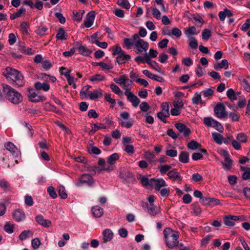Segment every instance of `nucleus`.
Wrapping results in <instances>:
<instances>
[{
	"mask_svg": "<svg viewBox=\"0 0 250 250\" xmlns=\"http://www.w3.org/2000/svg\"><path fill=\"white\" fill-rule=\"evenodd\" d=\"M214 141L217 144L221 145L223 141L224 137L221 134L214 132L212 133Z\"/></svg>",
	"mask_w": 250,
	"mask_h": 250,
	"instance_id": "obj_26",
	"label": "nucleus"
},
{
	"mask_svg": "<svg viewBox=\"0 0 250 250\" xmlns=\"http://www.w3.org/2000/svg\"><path fill=\"white\" fill-rule=\"evenodd\" d=\"M223 103L217 104L214 107V112L215 116L218 118H223L227 116V113Z\"/></svg>",
	"mask_w": 250,
	"mask_h": 250,
	"instance_id": "obj_8",
	"label": "nucleus"
},
{
	"mask_svg": "<svg viewBox=\"0 0 250 250\" xmlns=\"http://www.w3.org/2000/svg\"><path fill=\"white\" fill-rule=\"evenodd\" d=\"M2 74L6 77L7 81L14 83L16 86L21 87L24 85L23 77L17 70L7 67L3 70Z\"/></svg>",
	"mask_w": 250,
	"mask_h": 250,
	"instance_id": "obj_2",
	"label": "nucleus"
},
{
	"mask_svg": "<svg viewBox=\"0 0 250 250\" xmlns=\"http://www.w3.org/2000/svg\"><path fill=\"white\" fill-rule=\"evenodd\" d=\"M125 51H123L121 47L119 46L116 45L115 47V49H114L113 51L112 52V55L113 56L115 55H119L120 54H122L123 53H124Z\"/></svg>",
	"mask_w": 250,
	"mask_h": 250,
	"instance_id": "obj_63",
	"label": "nucleus"
},
{
	"mask_svg": "<svg viewBox=\"0 0 250 250\" xmlns=\"http://www.w3.org/2000/svg\"><path fill=\"white\" fill-rule=\"evenodd\" d=\"M167 175L170 179L179 183H180L182 180V177L180 175V173L178 172L175 169L169 171Z\"/></svg>",
	"mask_w": 250,
	"mask_h": 250,
	"instance_id": "obj_12",
	"label": "nucleus"
},
{
	"mask_svg": "<svg viewBox=\"0 0 250 250\" xmlns=\"http://www.w3.org/2000/svg\"><path fill=\"white\" fill-rule=\"evenodd\" d=\"M227 96L231 101L236 100L237 99L235 92L232 88L228 90L227 91Z\"/></svg>",
	"mask_w": 250,
	"mask_h": 250,
	"instance_id": "obj_40",
	"label": "nucleus"
},
{
	"mask_svg": "<svg viewBox=\"0 0 250 250\" xmlns=\"http://www.w3.org/2000/svg\"><path fill=\"white\" fill-rule=\"evenodd\" d=\"M165 242L166 246L169 249H173L179 245V232L171 229L170 228H166L163 231Z\"/></svg>",
	"mask_w": 250,
	"mask_h": 250,
	"instance_id": "obj_3",
	"label": "nucleus"
},
{
	"mask_svg": "<svg viewBox=\"0 0 250 250\" xmlns=\"http://www.w3.org/2000/svg\"><path fill=\"white\" fill-rule=\"evenodd\" d=\"M102 95V90L99 89V90H94V91H90L88 92L87 96L91 100H95L101 96Z\"/></svg>",
	"mask_w": 250,
	"mask_h": 250,
	"instance_id": "obj_27",
	"label": "nucleus"
},
{
	"mask_svg": "<svg viewBox=\"0 0 250 250\" xmlns=\"http://www.w3.org/2000/svg\"><path fill=\"white\" fill-rule=\"evenodd\" d=\"M130 59V56L129 55L125 54V52L124 53L120 54L117 56L116 58V62L118 64H121L122 63H125Z\"/></svg>",
	"mask_w": 250,
	"mask_h": 250,
	"instance_id": "obj_21",
	"label": "nucleus"
},
{
	"mask_svg": "<svg viewBox=\"0 0 250 250\" xmlns=\"http://www.w3.org/2000/svg\"><path fill=\"white\" fill-rule=\"evenodd\" d=\"M119 124L122 126L125 127L127 128H129L132 126L133 125V122L132 120H130L129 121H125V122L121 121L119 122Z\"/></svg>",
	"mask_w": 250,
	"mask_h": 250,
	"instance_id": "obj_54",
	"label": "nucleus"
},
{
	"mask_svg": "<svg viewBox=\"0 0 250 250\" xmlns=\"http://www.w3.org/2000/svg\"><path fill=\"white\" fill-rule=\"evenodd\" d=\"M150 66H151L153 69H154L155 70L158 71V72L164 75L165 72L164 71H162L160 67H159L158 63H157L156 62L154 61L150 65Z\"/></svg>",
	"mask_w": 250,
	"mask_h": 250,
	"instance_id": "obj_58",
	"label": "nucleus"
},
{
	"mask_svg": "<svg viewBox=\"0 0 250 250\" xmlns=\"http://www.w3.org/2000/svg\"><path fill=\"white\" fill-rule=\"evenodd\" d=\"M132 45L137 48L138 53L146 52L148 48L149 44L147 42L140 38L138 34H134L132 39L125 38L124 39V47L129 49Z\"/></svg>",
	"mask_w": 250,
	"mask_h": 250,
	"instance_id": "obj_1",
	"label": "nucleus"
},
{
	"mask_svg": "<svg viewBox=\"0 0 250 250\" xmlns=\"http://www.w3.org/2000/svg\"><path fill=\"white\" fill-rule=\"evenodd\" d=\"M203 122L207 126L213 127L220 132H222L224 130L222 125L211 117H205Z\"/></svg>",
	"mask_w": 250,
	"mask_h": 250,
	"instance_id": "obj_5",
	"label": "nucleus"
},
{
	"mask_svg": "<svg viewBox=\"0 0 250 250\" xmlns=\"http://www.w3.org/2000/svg\"><path fill=\"white\" fill-rule=\"evenodd\" d=\"M236 139L240 143H246L247 141V137L243 133L238 134Z\"/></svg>",
	"mask_w": 250,
	"mask_h": 250,
	"instance_id": "obj_55",
	"label": "nucleus"
},
{
	"mask_svg": "<svg viewBox=\"0 0 250 250\" xmlns=\"http://www.w3.org/2000/svg\"><path fill=\"white\" fill-rule=\"evenodd\" d=\"M47 192L50 197H51L53 199H55L57 198V194L55 190V188L53 187H48L47 188Z\"/></svg>",
	"mask_w": 250,
	"mask_h": 250,
	"instance_id": "obj_51",
	"label": "nucleus"
},
{
	"mask_svg": "<svg viewBox=\"0 0 250 250\" xmlns=\"http://www.w3.org/2000/svg\"><path fill=\"white\" fill-rule=\"evenodd\" d=\"M103 241L101 243V244L103 245L104 244L110 241L113 237V233L110 229H105L103 231Z\"/></svg>",
	"mask_w": 250,
	"mask_h": 250,
	"instance_id": "obj_13",
	"label": "nucleus"
},
{
	"mask_svg": "<svg viewBox=\"0 0 250 250\" xmlns=\"http://www.w3.org/2000/svg\"><path fill=\"white\" fill-rule=\"evenodd\" d=\"M67 33L62 28H61L58 30L56 38L57 40H64L67 39Z\"/></svg>",
	"mask_w": 250,
	"mask_h": 250,
	"instance_id": "obj_25",
	"label": "nucleus"
},
{
	"mask_svg": "<svg viewBox=\"0 0 250 250\" xmlns=\"http://www.w3.org/2000/svg\"><path fill=\"white\" fill-rule=\"evenodd\" d=\"M36 221L44 227H49L51 224V222L50 220L44 219L42 215H37L36 217Z\"/></svg>",
	"mask_w": 250,
	"mask_h": 250,
	"instance_id": "obj_19",
	"label": "nucleus"
},
{
	"mask_svg": "<svg viewBox=\"0 0 250 250\" xmlns=\"http://www.w3.org/2000/svg\"><path fill=\"white\" fill-rule=\"evenodd\" d=\"M125 95L126 96L127 100L131 103L133 106L136 107L138 106L140 103V100L133 93L130 92V89H126L125 91Z\"/></svg>",
	"mask_w": 250,
	"mask_h": 250,
	"instance_id": "obj_9",
	"label": "nucleus"
},
{
	"mask_svg": "<svg viewBox=\"0 0 250 250\" xmlns=\"http://www.w3.org/2000/svg\"><path fill=\"white\" fill-rule=\"evenodd\" d=\"M29 26L26 22L23 21L21 23V30L22 32L27 34L28 33Z\"/></svg>",
	"mask_w": 250,
	"mask_h": 250,
	"instance_id": "obj_61",
	"label": "nucleus"
},
{
	"mask_svg": "<svg viewBox=\"0 0 250 250\" xmlns=\"http://www.w3.org/2000/svg\"><path fill=\"white\" fill-rule=\"evenodd\" d=\"M119 158V156L118 153H114L111 155L107 160V162L108 164L110 165H113L115 164L116 160H117Z\"/></svg>",
	"mask_w": 250,
	"mask_h": 250,
	"instance_id": "obj_33",
	"label": "nucleus"
},
{
	"mask_svg": "<svg viewBox=\"0 0 250 250\" xmlns=\"http://www.w3.org/2000/svg\"><path fill=\"white\" fill-rule=\"evenodd\" d=\"M91 211L93 216L96 218H100L103 214V208L98 206L92 207Z\"/></svg>",
	"mask_w": 250,
	"mask_h": 250,
	"instance_id": "obj_22",
	"label": "nucleus"
},
{
	"mask_svg": "<svg viewBox=\"0 0 250 250\" xmlns=\"http://www.w3.org/2000/svg\"><path fill=\"white\" fill-rule=\"evenodd\" d=\"M80 54L82 55L88 56L91 53L92 51L84 46L81 45L77 48Z\"/></svg>",
	"mask_w": 250,
	"mask_h": 250,
	"instance_id": "obj_28",
	"label": "nucleus"
},
{
	"mask_svg": "<svg viewBox=\"0 0 250 250\" xmlns=\"http://www.w3.org/2000/svg\"><path fill=\"white\" fill-rule=\"evenodd\" d=\"M0 187L4 190H10L11 189L10 184L4 179L0 180Z\"/></svg>",
	"mask_w": 250,
	"mask_h": 250,
	"instance_id": "obj_36",
	"label": "nucleus"
},
{
	"mask_svg": "<svg viewBox=\"0 0 250 250\" xmlns=\"http://www.w3.org/2000/svg\"><path fill=\"white\" fill-rule=\"evenodd\" d=\"M173 106L178 109L182 108L184 106V104L182 101L179 99L174 100L173 103Z\"/></svg>",
	"mask_w": 250,
	"mask_h": 250,
	"instance_id": "obj_64",
	"label": "nucleus"
},
{
	"mask_svg": "<svg viewBox=\"0 0 250 250\" xmlns=\"http://www.w3.org/2000/svg\"><path fill=\"white\" fill-rule=\"evenodd\" d=\"M59 195L62 199H66L67 197V194L65 192V188L63 186H60L59 188Z\"/></svg>",
	"mask_w": 250,
	"mask_h": 250,
	"instance_id": "obj_43",
	"label": "nucleus"
},
{
	"mask_svg": "<svg viewBox=\"0 0 250 250\" xmlns=\"http://www.w3.org/2000/svg\"><path fill=\"white\" fill-rule=\"evenodd\" d=\"M125 78L126 76L125 75H123L120 78H114V81L123 87Z\"/></svg>",
	"mask_w": 250,
	"mask_h": 250,
	"instance_id": "obj_42",
	"label": "nucleus"
},
{
	"mask_svg": "<svg viewBox=\"0 0 250 250\" xmlns=\"http://www.w3.org/2000/svg\"><path fill=\"white\" fill-rule=\"evenodd\" d=\"M110 88L116 94L120 95L122 94V91L120 89V88L116 85L115 84L112 83L110 85Z\"/></svg>",
	"mask_w": 250,
	"mask_h": 250,
	"instance_id": "obj_48",
	"label": "nucleus"
},
{
	"mask_svg": "<svg viewBox=\"0 0 250 250\" xmlns=\"http://www.w3.org/2000/svg\"><path fill=\"white\" fill-rule=\"evenodd\" d=\"M120 177L124 180H126L128 178L132 177V174L127 170L122 171L120 173Z\"/></svg>",
	"mask_w": 250,
	"mask_h": 250,
	"instance_id": "obj_32",
	"label": "nucleus"
},
{
	"mask_svg": "<svg viewBox=\"0 0 250 250\" xmlns=\"http://www.w3.org/2000/svg\"><path fill=\"white\" fill-rule=\"evenodd\" d=\"M124 150L129 155H132L134 152V146L131 145H125Z\"/></svg>",
	"mask_w": 250,
	"mask_h": 250,
	"instance_id": "obj_57",
	"label": "nucleus"
},
{
	"mask_svg": "<svg viewBox=\"0 0 250 250\" xmlns=\"http://www.w3.org/2000/svg\"><path fill=\"white\" fill-rule=\"evenodd\" d=\"M224 222L227 227L229 228L233 227L235 224V223L231 220V218L229 216H225L224 218Z\"/></svg>",
	"mask_w": 250,
	"mask_h": 250,
	"instance_id": "obj_39",
	"label": "nucleus"
},
{
	"mask_svg": "<svg viewBox=\"0 0 250 250\" xmlns=\"http://www.w3.org/2000/svg\"><path fill=\"white\" fill-rule=\"evenodd\" d=\"M4 147L7 150L9 151L13 155H17L18 150L13 143L10 142H7L4 145Z\"/></svg>",
	"mask_w": 250,
	"mask_h": 250,
	"instance_id": "obj_20",
	"label": "nucleus"
},
{
	"mask_svg": "<svg viewBox=\"0 0 250 250\" xmlns=\"http://www.w3.org/2000/svg\"><path fill=\"white\" fill-rule=\"evenodd\" d=\"M47 30V28L45 26L41 25L37 27L36 33L39 35L43 36L46 34Z\"/></svg>",
	"mask_w": 250,
	"mask_h": 250,
	"instance_id": "obj_37",
	"label": "nucleus"
},
{
	"mask_svg": "<svg viewBox=\"0 0 250 250\" xmlns=\"http://www.w3.org/2000/svg\"><path fill=\"white\" fill-rule=\"evenodd\" d=\"M201 146L200 144L194 140L191 141L188 144V147L191 150H195L197 148L200 147Z\"/></svg>",
	"mask_w": 250,
	"mask_h": 250,
	"instance_id": "obj_38",
	"label": "nucleus"
},
{
	"mask_svg": "<svg viewBox=\"0 0 250 250\" xmlns=\"http://www.w3.org/2000/svg\"><path fill=\"white\" fill-rule=\"evenodd\" d=\"M211 31L208 29H204L202 31V36L204 40H208L211 37Z\"/></svg>",
	"mask_w": 250,
	"mask_h": 250,
	"instance_id": "obj_47",
	"label": "nucleus"
},
{
	"mask_svg": "<svg viewBox=\"0 0 250 250\" xmlns=\"http://www.w3.org/2000/svg\"><path fill=\"white\" fill-rule=\"evenodd\" d=\"M229 67V63L226 59L222 60L220 63H217L214 64V68L216 70H218L221 68L228 69Z\"/></svg>",
	"mask_w": 250,
	"mask_h": 250,
	"instance_id": "obj_23",
	"label": "nucleus"
},
{
	"mask_svg": "<svg viewBox=\"0 0 250 250\" xmlns=\"http://www.w3.org/2000/svg\"><path fill=\"white\" fill-rule=\"evenodd\" d=\"M170 114L167 115V113H165L164 112H159L157 113V117L158 118L163 121L164 123L166 122V121L165 120V118L166 117H168L169 116Z\"/></svg>",
	"mask_w": 250,
	"mask_h": 250,
	"instance_id": "obj_60",
	"label": "nucleus"
},
{
	"mask_svg": "<svg viewBox=\"0 0 250 250\" xmlns=\"http://www.w3.org/2000/svg\"><path fill=\"white\" fill-rule=\"evenodd\" d=\"M41 244V241L38 238H36L33 239L31 241L32 246L34 249L39 248Z\"/></svg>",
	"mask_w": 250,
	"mask_h": 250,
	"instance_id": "obj_59",
	"label": "nucleus"
},
{
	"mask_svg": "<svg viewBox=\"0 0 250 250\" xmlns=\"http://www.w3.org/2000/svg\"><path fill=\"white\" fill-rule=\"evenodd\" d=\"M13 217L18 222L21 221L25 218V215L23 211L21 209H16L13 213Z\"/></svg>",
	"mask_w": 250,
	"mask_h": 250,
	"instance_id": "obj_17",
	"label": "nucleus"
},
{
	"mask_svg": "<svg viewBox=\"0 0 250 250\" xmlns=\"http://www.w3.org/2000/svg\"><path fill=\"white\" fill-rule=\"evenodd\" d=\"M92 43L96 44L99 47L106 48L107 47V43L105 42H100L97 40L91 41Z\"/></svg>",
	"mask_w": 250,
	"mask_h": 250,
	"instance_id": "obj_56",
	"label": "nucleus"
},
{
	"mask_svg": "<svg viewBox=\"0 0 250 250\" xmlns=\"http://www.w3.org/2000/svg\"><path fill=\"white\" fill-rule=\"evenodd\" d=\"M241 84L247 92H250V84L248 80L243 79L241 81Z\"/></svg>",
	"mask_w": 250,
	"mask_h": 250,
	"instance_id": "obj_62",
	"label": "nucleus"
},
{
	"mask_svg": "<svg viewBox=\"0 0 250 250\" xmlns=\"http://www.w3.org/2000/svg\"><path fill=\"white\" fill-rule=\"evenodd\" d=\"M3 91L6 99L11 103L18 104L22 101V95L10 86L7 84H3Z\"/></svg>",
	"mask_w": 250,
	"mask_h": 250,
	"instance_id": "obj_4",
	"label": "nucleus"
},
{
	"mask_svg": "<svg viewBox=\"0 0 250 250\" xmlns=\"http://www.w3.org/2000/svg\"><path fill=\"white\" fill-rule=\"evenodd\" d=\"M93 182V179L90 174H83L79 178V182L77 183L76 185L77 187H81L82 184H85L91 187Z\"/></svg>",
	"mask_w": 250,
	"mask_h": 250,
	"instance_id": "obj_7",
	"label": "nucleus"
},
{
	"mask_svg": "<svg viewBox=\"0 0 250 250\" xmlns=\"http://www.w3.org/2000/svg\"><path fill=\"white\" fill-rule=\"evenodd\" d=\"M140 181H141V183L142 184V185L144 186H149L150 187L151 186V179H149L146 177H143L140 178Z\"/></svg>",
	"mask_w": 250,
	"mask_h": 250,
	"instance_id": "obj_49",
	"label": "nucleus"
},
{
	"mask_svg": "<svg viewBox=\"0 0 250 250\" xmlns=\"http://www.w3.org/2000/svg\"><path fill=\"white\" fill-rule=\"evenodd\" d=\"M147 208V212L151 215L155 216L160 212V208L154 204H150L148 207L147 203H146Z\"/></svg>",
	"mask_w": 250,
	"mask_h": 250,
	"instance_id": "obj_16",
	"label": "nucleus"
},
{
	"mask_svg": "<svg viewBox=\"0 0 250 250\" xmlns=\"http://www.w3.org/2000/svg\"><path fill=\"white\" fill-rule=\"evenodd\" d=\"M195 71L196 74L199 77H202L205 74V70L201 66L200 64L197 65Z\"/></svg>",
	"mask_w": 250,
	"mask_h": 250,
	"instance_id": "obj_44",
	"label": "nucleus"
},
{
	"mask_svg": "<svg viewBox=\"0 0 250 250\" xmlns=\"http://www.w3.org/2000/svg\"><path fill=\"white\" fill-rule=\"evenodd\" d=\"M132 81L129 80L126 77L125 79V83L124 84L123 88L126 90V89H130L131 87Z\"/></svg>",
	"mask_w": 250,
	"mask_h": 250,
	"instance_id": "obj_53",
	"label": "nucleus"
},
{
	"mask_svg": "<svg viewBox=\"0 0 250 250\" xmlns=\"http://www.w3.org/2000/svg\"><path fill=\"white\" fill-rule=\"evenodd\" d=\"M140 108L142 111L145 112L149 109L150 106L147 102H143L140 104Z\"/></svg>",
	"mask_w": 250,
	"mask_h": 250,
	"instance_id": "obj_52",
	"label": "nucleus"
},
{
	"mask_svg": "<svg viewBox=\"0 0 250 250\" xmlns=\"http://www.w3.org/2000/svg\"><path fill=\"white\" fill-rule=\"evenodd\" d=\"M33 235V232L31 230H26L23 231L19 235V238L21 240L23 241L28 237H32Z\"/></svg>",
	"mask_w": 250,
	"mask_h": 250,
	"instance_id": "obj_31",
	"label": "nucleus"
},
{
	"mask_svg": "<svg viewBox=\"0 0 250 250\" xmlns=\"http://www.w3.org/2000/svg\"><path fill=\"white\" fill-rule=\"evenodd\" d=\"M34 86L37 90H42L45 92L48 91L50 89V85L46 82H43L42 83L37 82L35 83Z\"/></svg>",
	"mask_w": 250,
	"mask_h": 250,
	"instance_id": "obj_18",
	"label": "nucleus"
},
{
	"mask_svg": "<svg viewBox=\"0 0 250 250\" xmlns=\"http://www.w3.org/2000/svg\"><path fill=\"white\" fill-rule=\"evenodd\" d=\"M104 79V76L99 74L94 75L89 78V80L91 82L102 81H103Z\"/></svg>",
	"mask_w": 250,
	"mask_h": 250,
	"instance_id": "obj_41",
	"label": "nucleus"
},
{
	"mask_svg": "<svg viewBox=\"0 0 250 250\" xmlns=\"http://www.w3.org/2000/svg\"><path fill=\"white\" fill-rule=\"evenodd\" d=\"M171 168V167L168 165H160L158 167V169L162 174H166Z\"/></svg>",
	"mask_w": 250,
	"mask_h": 250,
	"instance_id": "obj_35",
	"label": "nucleus"
},
{
	"mask_svg": "<svg viewBox=\"0 0 250 250\" xmlns=\"http://www.w3.org/2000/svg\"><path fill=\"white\" fill-rule=\"evenodd\" d=\"M28 100L33 103L43 102L46 100L43 95L36 93L33 89H29Z\"/></svg>",
	"mask_w": 250,
	"mask_h": 250,
	"instance_id": "obj_6",
	"label": "nucleus"
},
{
	"mask_svg": "<svg viewBox=\"0 0 250 250\" xmlns=\"http://www.w3.org/2000/svg\"><path fill=\"white\" fill-rule=\"evenodd\" d=\"M95 20V14L94 12H89L86 16V18L84 21V24L86 27H91Z\"/></svg>",
	"mask_w": 250,
	"mask_h": 250,
	"instance_id": "obj_15",
	"label": "nucleus"
},
{
	"mask_svg": "<svg viewBox=\"0 0 250 250\" xmlns=\"http://www.w3.org/2000/svg\"><path fill=\"white\" fill-rule=\"evenodd\" d=\"M192 102L193 104L197 105L199 103H201L202 102V99L201 95L198 93H195L194 97H193L192 99Z\"/></svg>",
	"mask_w": 250,
	"mask_h": 250,
	"instance_id": "obj_50",
	"label": "nucleus"
},
{
	"mask_svg": "<svg viewBox=\"0 0 250 250\" xmlns=\"http://www.w3.org/2000/svg\"><path fill=\"white\" fill-rule=\"evenodd\" d=\"M25 13V9L23 7H21L17 12L12 14L10 15V19L11 20H15V19L21 17L22 15L24 14Z\"/></svg>",
	"mask_w": 250,
	"mask_h": 250,
	"instance_id": "obj_30",
	"label": "nucleus"
},
{
	"mask_svg": "<svg viewBox=\"0 0 250 250\" xmlns=\"http://www.w3.org/2000/svg\"><path fill=\"white\" fill-rule=\"evenodd\" d=\"M144 156L146 159L150 162H156V158L154 154L150 151H147L145 152Z\"/></svg>",
	"mask_w": 250,
	"mask_h": 250,
	"instance_id": "obj_34",
	"label": "nucleus"
},
{
	"mask_svg": "<svg viewBox=\"0 0 250 250\" xmlns=\"http://www.w3.org/2000/svg\"><path fill=\"white\" fill-rule=\"evenodd\" d=\"M175 127L178 130L180 133H182L185 137L189 136L191 133V130L189 128L182 123H178L175 125Z\"/></svg>",
	"mask_w": 250,
	"mask_h": 250,
	"instance_id": "obj_11",
	"label": "nucleus"
},
{
	"mask_svg": "<svg viewBox=\"0 0 250 250\" xmlns=\"http://www.w3.org/2000/svg\"><path fill=\"white\" fill-rule=\"evenodd\" d=\"M176 38H180L182 35L181 31L177 27H174L171 30V35Z\"/></svg>",
	"mask_w": 250,
	"mask_h": 250,
	"instance_id": "obj_46",
	"label": "nucleus"
},
{
	"mask_svg": "<svg viewBox=\"0 0 250 250\" xmlns=\"http://www.w3.org/2000/svg\"><path fill=\"white\" fill-rule=\"evenodd\" d=\"M223 154L225 156V162L223 163V168L226 170L230 169L232 165V161L229 158V154L226 150H223Z\"/></svg>",
	"mask_w": 250,
	"mask_h": 250,
	"instance_id": "obj_14",
	"label": "nucleus"
},
{
	"mask_svg": "<svg viewBox=\"0 0 250 250\" xmlns=\"http://www.w3.org/2000/svg\"><path fill=\"white\" fill-rule=\"evenodd\" d=\"M179 159L180 162L183 163H187L189 161V154L186 151H182L179 155Z\"/></svg>",
	"mask_w": 250,
	"mask_h": 250,
	"instance_id": "obj_29",
	"label": "nucleus"
},
{
	"mask_svg": "<svg viewBox=\"0 0 250 250\" xmlns=\"http://www.w3.org/2000/svg\"><path fill=\"white\" fill-rule=\"evenodd\" d=\"M118 4L126 9H129L130 7V5L127 0H118Z\"/></svg>",
	"mask_w": 250,
	"mask_h": 250,
	"instance_id": "obj_45",
	"label": "nucleus"
},
{
	"mask_svg": "<svg viewBox=\"0 0 250 250\" xmlns=\"http://www.w3.org/2000/svg\"><path fill=\"white\" fill-rule=\"evenodd\" d=\"M184 33L188 38H191V35H195L197 34L196 28L193 26L185 29Z\"/></svg>",
	"mask_w": 250,
	"mask_h": 250,
	"instance_id": "obj_24",
	"label": "nucleus"
},
{
	"mask_svg": "<svg viewBox=\"0 0 250 250\" xmlns=\"http://www.w3.org/2000/svg\"><path fill=\"white\" fill-rule=\"evenodd\" d=\"M151 186L156 190L159 191L161 188L167 186L165 181L163 178H151Z\"/></svg>",
	"mask_w": 250,
	"mask_h": 250,
	"instance_id": "obj_10",
	"label": "nucleus"
}]
</instances>
